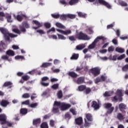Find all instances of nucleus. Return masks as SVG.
<instances>
[{"instance_id":"obj_63","label":"nucleus","mask_w":128,"mask_h":128,"mask_svg":"<svg viewBox=\"0 0 128 128\" xmlns=\"http://www.w3.org/2000/svg\"><path fill=\"white\" fill-rule=\"evenodd\" d=\"M50 126H52V128H54V120H50Z\"/></svg>"},{"instance_id":"obj_35","label":"nucleus","mask_w":128,"mask_h":128,"mask_svg":"<svg viewBox=\"0 0 128 128\" xmlns=\"http://www.w3.org/2000/svg\"><path fill=\"white\" fill-rule=\"evenodd\" d=\"M79 55L78 54H76L74 53L72 55V56L70 57V60H78V58Z\"/></svg>"},{"instance_id":"obj_36","label":"nucleus","mask_w":128,"mask_h":128,"mask_svg":"<svg viewBox=\"0 0 128 128\" xmlns=\"http://www.w3.org/2000/svg\"><path fill=\"white\" fill-rule=\"evenodd\" d=\"M52 66V63L50 62L43 63L41 66V68H48V66Z\"/></svg>"},{"instance_id":"obj_6","label":"nucleus","mask_w":128,"mask_h":128,"mask_svg":"<svg viewBox=\"0 0 128 128\" xmlns=\"http://www.w3.org/2000/svg\"><path fill=\"white\" fill-rule=\"evenodd\" d=\"M86 118H84V126H88L90 123L88 122H92V115L91 114L88 113L86 114Z\"/></svg>"},{"instance_id":"obj_42","label":"nucleus","mask_w":128,"mask_h":128,"mask_svg":"<svg viewBox=\"0 0 128 128\" xmlns=\"http://www.w3.org/2000/svg\"><path fill=\"white\" fill-rule=\"evenodd\" d=\"M22 78L23 80L26 82V80H28L29 78H30V77L28 75H24L22 76Z\"/></svg>"},{"instance_id":"obj_18","label":"nucleus","mask_w":128,"mask_h":128,"mask_svg":"<svg viewBox=\"0 0 128 128\" xmlns=\"http://www.w3.org/2000/svg\"><path fill=\"white\" fill-rule=\"evenodd\" d=\"M1 58L3 60H8V62H12V58H10V56H8L6 54V55H2Z\"/></svg>"},{"instance_id":"obj_24","label":"nucleus","mask_w":128,"mask_h":128,"mask_svg":"<svg viewBox=\"0 0 128 128\" xmlns=\"http://www.w3.org/2000/svg\"><path fill=\"white\" fill-rule=\"evenodd\" d=\"M84 78L80 77L77 80L76 84H84Z\"/></svg>"},{"instance_id":"obj_2","label":"nucleus","mask_w":128,"mask_h":128,"mask_svg":"<svg viewBox=\"0 0 128 128\" xmlns=\"http://www.w3.org/2000/svg\"><path fill=\"white\" fill-rule=\"evenodd\" d=\"M76 38L79 40H88L90 39L88 34L80 32L76 34Z\"/></svg>"},{"instance_id":"obj_57","label":"nucleus","mask_w":128,"mask_h":128,"mask_svg":"<svg viewBox=\"0 0 128 128\" xmlns=\"http://www.w3.org/2000/svg\"><path fill=\"white\" fill-rule=\"evenodd\" d=\"M51 16L54 18H60V14H52Z\"/></svg>"},{"instance_id":"obj_60","label":"nucleus","mask_w":128,"mask_h":128,"mask_svg":"<svg viewBox=\"0 0 128 128\" xmlns=\"http://www.w3.org/2000/svg\"><path fill=\"white\" fill-rule=\"evenodd\" d=\"M65 118H68V120H70L72 116H70V113L67 112L65 114Z\"/></svg>"},{"instance_id":"obj_52","label":"nucleus","mask_w":128,"mask_h":128,"mask_svg":"<svg viewBox=\"0 0 128 128\" xmlns=\"http://www.w3.org/2000/svg\"><path fill=\"white\" fill-rule=\"evenodd\" d=\"M29 106L30 108H36L38 106V103H33L30 104Z\"/></svg>"},{"instance_id":"obj_10","label":"nucleus","mask_w":128,"mask_h":128,"mask_svg":"<svg viewBox=\"0 0 128 128\" xmlns=\"http://www.w3.org/2000/svg\"><path fill=\"white\" fill-rule=\"evenodd\" d=\"M56 30L60 34H64V36H68V34H72V30H64L60 29H56Z\"/></svg>"},{"instance_id":"obj_22","label":"nucleus","mask_w":128,"mask_h":128,"mask_svg":"<svg viewBox=\"0 0 128 128\" xmlns=\"http://www.w3.org/2000/svg\"><path fill=\"white\" fill-rule=\"evenodd\" d=\"M6 54H7L8 56H14L15 54L14 50H9L6 52Z\"/></svg>"},{"instance_id":"obj_32","label":"nucleus","mask_w":128,"mask_h":128,"mask_svg":"<svg viewBox=\"0 0 128 128\" xmlns=\"http://www.w3.org/2000/svg\"><path fill=\"white\" fill-rule=\"evenodd\" d=\"M90 92H92V88L86 87L85 90H84V94H90Z\"/></svg>"},{"instance_id":"obj_51","label":"nucleus","mask_w":128,"mask_h":128,"mask_svg":"<svg viewBox=\"0 0 128 128\" xmlns=\"http://www.w3.org/2000/svg\"><path fill=\"white\" fill-rule=\"evenodd\" d=\"M30 96V94L28 93H25L22 96L23 98H28Z\"/></svg>"},{"instance_id":"obj_8","label":"nucleus","mask_w":128,"mask_h":128,"mask_svg":"<svg viewBox=\"0 0 128 128\" xmlns=\"http://www.w3.org/2000/svg\"><path fill=\"white\" fill-rule=\"evenodd\" d=\"M49 78L48 76H44L42 78V80L40 82L41 85L42 86H50V83L48 82H46V80H48Z\"/></svg>"},{"instance_id":"obj_23","label":"nucleus","mask_w":128,"mask_h":128,"mask_svg":"<svg viewBox=\"0 0 128 128\" xmlns=\"http://www.w3.org/2000/svg\"><path fill=\"white\" fill-rule=\"evenodd\" d=\"M28 114V108H22L20 110V114L22 116H26Z\"/></svg>"},{"instance_id":"obj_44","label":"nucleus","mask_w":128,"mask_h":128,"mask_svg":"<svg viewBox=\"0 0 128 128\" xmlns=\"http://www.w3.org/2000/svg\"><path fill=\"white\" fill-rule=\"evenodd\" d=\"M57 35L58 36V40H66V36H64V35H62V34H57Z\"/></svg>"},{"instance_id":"obj_40","label":"nucleus","mask_w":128,"mask_h":128,"mask_svg":"<svg viewBox=\"0 0 128 128\" xmlns=\"http://www.w3.org/2000/svg\"><path fill=\"white\" fill-rule=\"evenodd\" d=\"M86 48L84 45H78L76 46V48L78 50H80Z\"/></svg>"},{"instance_id":"obj_12","label":"nucleus","mask_w":128,"mask_h":128,"mask_svg":"<svg viewBox=\"0 0 128 128\" xmlns=\"http://www.w3.org/2000/svg\"><path fill=\"white\" fill-rule=\"evenodd\" d=\"M0 122L1 124H6V114H0Z\"/></svg>"},{"instance_id":"obj_14","label":"nucleus","mask_w":128,"mask_h":128,"mask_svg":"<svg viewBox=\"0 0 128 128\" xmlns=\"http://www.w3.org/2000/svg\"><path fill=\"white\" fill-rule=\"evenodd\" d=\"M112 102H122V98H119L117 95L111 98Z\"/></svg>"},{"instance_id":"obj_61","label":"nucleus","mask_w":128,"mask_h":128,"mask_svg":"<svg viewBox=\"0 0 128 128\" xmlns=\"http://www.w3.org/2000/svg\"><path fill=\"white\" fill-rule=\"evenodd\" d=\"M38 98L36 94V93H33L31 96V100H34V98Z\"/></svg>"},{"instance_id":"obj_59","label":"nucleus","mask_w":128,"mask_h":128,"mask_svg":"<svg viewBox=\"0 0 128 128\" xmlns=\"http://www.w3.org/2000/svg\"><path fill=\"white\" fill-rule=\"evenodd\" d=\"M98 82H102V80L100 79V78L97 77L95 80V84H98Z\"/></svg>"},{"instance_id":"obj_41","label":"nucleus","mask_w":128,"mask_h":128,"mask_svg":"<svg viewBox=\"0 0 128 128\" xmlns=\"http://www.w3.org/2000/svg\"><path fill=\"white\" fill-rule=\"evenodd\" d=\"M22 26L25 28H30V24L28 23V22H22Z\"/></svg>"},{"instance_id":"obj_1","label":"nucleus","mask_w":128,"mask_h":128,"mask_svg":"<svg viewBox=\"0 0 128 128\" xmlns=\"http://www.w3.org/2000/svg\"><path fill=\"white\" fill-rule=\"evenodd\" d=\"M0 32L4 34V38L6 42H10V38H16L18 35L10 33L8 30L4 28H0Z\"/></svg>"},{"instance_id":"obj_20","label":"nucleus","mask_w":128,"mask_h":128,"mask_svg":"<svg viewBox=\"0 0 128 128\" xmlns=\"http://www.w3.org/2000/svg\"><path fill=\"white\" fill-rule=\"evenodd\" d=\"M75 122L76 124L78 126H80L82 124V118L78 117L75 119Z\"/></svg>"},{"instance_id":"obj_16","label":"nucleus","mask_w":128,"mask_h":128,"mask_svg":"<svg viewBox=\"0 0 128 128\" xmlns=\"http://www.w3.org/2000/svg\"><path fill=\"white\" fill-rule=\"evenodd\" d=\"M0 104L4 108H6L10 104V102L7 100L3 99L2 100L1 102H0Z\"/></svg>"},{"instance_id":"obj_26","label":"nucleus","mask_w":128,"mask_h":128,"mask_svg":"<svg viewBox=\"0 0 128 128\" xmlns=\"http://www.w3.org/2000/svg\"><path fill=\"white\" fill-rule=\"evenodd\" d=\"M56 26L57 28H62L63 30H66V26L60 22H57L56 24Z\"/></svg>"},{"instance_id":"obj_3","label":"nucleus","mask_w":128,"mask_h":128,"mask_svg":"<svg viewBox=\"0 0 128 128\" xmlns=\"http://www.w3.org/2000/svg\"><path fill=\"white\" fill-rule=\"evenodd\" d=\"M55 104L58 106L62 110H68L72 106L70 104H66L64 102H56Z\"/></svg>"},{"instance_id":"obj_43","label":"nucleus","mask_w":128,"mask_h":128,"mask_svg":"<svg viewBox=\"0 0 128 128\" xmlns=\"http://www.w3.org/2000/svg\"><path fill=\"white\" fill-rule=\"evenodd\" d=\"M119 4L122 6H128V4L124 1H120Z\"/></svg>"},{"instance_id":"obj_21","label":"nucleus","mask_w":128,"mask_h":128,"mask_svg":"<svg viewBox=\"0 0 128 128\" xmlns=\"http://www.w3.org/2000/svg\"><path fill=\"white\" fill-rule=\"evenodd\" d=\"M69 76L72 78H78V74L76 72H69L68 73Z\"/></svg>"},{"instance_id":"obj_49","label":"nucleus","mask_w":128,"mask_h":128,"mask_svg":"<svg viewBox=\"0 0 128 128\" xmlns=\"http://www.w3.org/2000/svg\"><path fill=\"white\" fill-rule=\"evenodd\" d=\"M100 78L101 80V82H106V78H108V77H106V76H104V75H102L100 76Z\"/></svg>"},{"instance_id":"obj_47","label":"nucleus","mask_w":128,"mask_h":128,"mask_svg":"<svg viewBox=\"0 0 128 128\" xmlns=\"http://www.w3.org/2000/svg\"><path fill=\"white\" fill-rule=\"evenodd\" d=\"M5 124H6L9 128H12V125L14 124V123L8 121H6Z\"/></svg>"},{"instance_id":"obj_27","label":"nucleus","mask_w":128,"mask_h":128,"mask_svg":"<svg viewBox=\"0 0 128 128\" xmlns=\"http://www.w3.org/2000/svg\"><path fill=\"white\" fill-rule=\"evenodd\" d=\"M116 96H118L119 98H122V97L124 96V94H122V90H118L116 92Z\"/></svg>"},{"instance_id":"obj_30","label":"nucleus","mask_w":128,"mask_h":128,"mask_svg":"<svg viewBox=\"0 0 128 128\" xmlns=\"http://www.w3.org/2000/svg\"><path fill=\"white\" fill-rule=\"evenodd\" d=\"M59 18L61 20H68V15L66 14H62Z\"/></svg>"},{"instance_id":"obj_62","label":"nucleus","mask_w":128,"mask_h":128,"mask_svg":"<svg viewBox=\"0 0 128 128\" xmlns=\"http://www.w3.org/2000/svg\"><path fill=\"white\" fill-rule=\"evenodd\" d=\"M44 26L46 28H50L51 26L50 24L48 22L44 23Z\"/></svg>"},{"instance_id":"obj_28","label":"nucleus","mask_w":128,"mask_h":128,"mask_svg":"<svg viewBox=\"0 0 128 128\" xmlns=\"http://www.w3.org/2000/svg\"><path fill=\"white\" fill-rule=\"evenodd\" d=\"M40 118H36L33 120L34 126H36L37 124H40Z\"/></svg>"},{"instance_id":"obj_25","label":"nucleus","mask_w":128,"mask_h":128,"mask_svg":"<svg viewBox=\"0 0 128 128\" xmlns=\"http://www.w3.org/2000/svg\"><path fill=\"white\" fill-rule=\"evenodd\" d=\"M116 118L120 122H122L124 120V117L122 114V113H118Z\"/></svg>"},{"instance_id":"obj_15","label":"nucleus","mask_w":128,"mask_h":128,"mask_svg":"<svg viewBox=\"0 0 128 128\" xmlns=\"http://www.w3.org/2000/svg\"><path fill=\"white\" fill-rule=\"evenodd\" d=\"M91 108H93L94 110H98L100 108V104L96 101L94 100L92 102Z\"/></svg>"},{"instance_id":"obj_7","label":"nucleus","mask_w":128,"mask_h":128,"mask_svg":"<svg viewBox=\"0 0 128 128\" xmlns=\"http://www.w3.org/2000/svg\"><path fill=\"white\" fill-rule=\"evenodd\" d=\"M96 2L102 6H106L108 8H112V6L104 0H96Z\"/></svg>"},{"instance_id":"obj_9","label":"nucleus","mask_w":128,"mask_h":128,"mask_svg":"<svg viewBox=\"0 0 128 128\" xmlns=\"http://www.w3.org/2000/svg\"><path fill=\"white\" fill-rule=\"evenodd\" d=\"M128 108L126 104L121 103L119 104V110L122 112V114H126V110Z\"/></svg>"},{"instance_id":"obj_58","label":"nucleus","mask_w":128,"mask_h":128,"mask_svg":"<svg viewBox=\"0 0 128 128\" xmlns=\"http://www.w3.org/2000/svg\"><path fill=\"white\" fill-rule=\"evenodd\" d=\"M6 18H7V22H12V16L10 15L6 17Z\"/></svg>"},{"instance_id":"obj_4","label":"nucleus","mask_w":128,"mask_h":128,"mask_svg":"<svg viewBox=\"0 0 128 128\" xmlns=\"http://www.w3.org/2000/svg\"><path fill=\"white\" fill-rule=\"evenodd\" d=\"M104 108L108 110L107 114H110L114 110V107L112 106V103H106L104 104Z\"/></svg>"},{"instance_id":"obj_39","label":"nucleus","mask_w":128,"mask_h":128,"mask_svg":"<svg viewBox=\"0 0 128 128\" xmlns=\"http://www.w3.org/2000/svg\"><path fill=\"white\" fill-rule=\"evenodd\" d=\"M77 2H78V0H70L69 2V4L70 6H74V4H77Z\"/></svg>"},{"instance_id":"obj_34","label":"nucleus","mask_w":128,"mask_h":128,"mask_svg":"<svg viewBox=\"0 0 128 128\" xmlns=\"http://www.w3.org/2000/svg\"><path fill=\"white\" fill-rule=\"evenodd\" d=\"M12 84V83L10 82H6L2 86V88H6V86H10Z\"/></svg>"},{"instance_id":"obj_38","label":"nucleus","mask_w":128,"mask_h":128,"mask_svg":"<svg viewBox=\"0 0 128 128\" xmlns=\"http://www.w3.org/2000/svg\"><path fill=\"white\" fill-rule=\"evenodd\" d=\"M41 128H48V122H43L40 125Z\"/></svg>"},{"instance_id":"obj_64","label":"nucleus","mask_w":128,"mask_h":128,"mask_svg":"<svg viewBox=\"0 0 128 128\" xmlns=\"http://www.w3.org/2000/svg\"><path fill=\"white\" fill-rule=\"evenodd\" d=\"M22 104H26V106H28L30 104V100H26L22 102Z\"/></svg>"},{"instance_id":"obj_29","label":"nucleus","mask_w":128,"mask_h":128,"mask_svg":"<svg viewBox=\"0 0 128 128\" xmlns=\"http://www.w3.org/2000/svg\"><path fill=\"white\" fill-rule=\"evenodd\" d=\"M116 52H119L120 54H122L124 52V50L122 48L116 47Z\"/></svg>"},{"instance_id":"obj_56","label":"nucleus","mask_w":128,"mask_h":128,"mask_svg":"<svg viewBox=\"0 0 128 128\" xmlns=\"http://www.w3.org/2000/svg\"><path fill=\"white\" fill-rule=\"evenodd\" d=\"M68 39L70 40H71V42H74L76 40V39L74 36H69Z\"/></svg>"},{"instance_id":"obj_37","label":"nucleus","mask_w":128,"mask_h":128,"mask_svg":"<svg viewBox=\"0 0 128 128\" xmlns=\"http://www.w3.org/2000/svg\"><path fill=\"white\" fill-rule=\"evenodd\" d=\"M76 14H67V18H70V20H74V18H76Z\"/></svg>"},{"instance_id":"obj_54","label":"nucleus","mask_w":128,"mask_h":128,"mask_svg":"<svg viewBox=\"0 0 128 128\" xmlns=\"http://www.w3.org/2000/svg\"><path fill=\"white\" fill-rule=\"evenodd\" d=\"M13 32H15V34H22L20 30L18 28L13 29Z\"/></svg>"},{"instance_id":"obj_53","label":"nucleus","mask_w":128,"mask_h":128,"mask_svg":"<svg viewBox=\"0 0 128 128\" xmlns=\"http://www.w3.org/2000/svg\"><path fill=\"white\" fill-rule=\"evenodd\" d=\"M20 32H26V30L25 27H24L23 26H20Z\"/></svg>"},{"instance_id":"obj_50","label":"nucleus","mask_w":128,"mask_h":128,"mask_svg":"<svg viewBox=\"0 0 128 128\" xmlns=\"http://www.w3.org/2000/svg\"><path fill=\"white\" fill-rule=\"evenodd\" d=\"M122 70L123 72H128V64H126L122 68Z\"/></svg>"},{"instance_id":"obj_19","label":"nucleus","mask_w":128,"mask_h":128,"mask_svg":"<svg viewBox=\"0 0 128 128\" xmlns=\"http://www.w3.org/2000/svg\"><path fill=\"white\" fill-rule=\"evenodd\" d=\"M24 18H26V16L24 14H22V15L18 14L16 16V19L18 22H22Z\"/></svg>"},{"instance_id":"obj_17","label":"nucleus","mask_w":128,"mask_h":128,"mask_svg":"<svg viewBox=\"0 0 128 128\" xmlns=\"http://www.w3.org/2000/svg\"><path fill=\"white\" fill-rule=\"evenodd\" d=\"M100 40L103 41L106 40V38H104V36H98L94 40L93 42L96 44V43L98 42H100Z\"/></svg>"},{"instance_id":"obj_13","label":"nucleus","mask_w":128,"mask_h":128,"mask_svg":"<svg viewBox=\"0 0 128 128\" xmlns=\"http://www.w3.org/2000/svg\"><path fill=\"white\" fill-rule=\"evenodd\" d=\"M32 22L37 26L36 27H32L34 30H38V28H42V24L36 20H33Z\"/></svg>"},{"instance_id":"obj_46","label":"nucleus","mask_w":128,"mask_h":128,"mask_svg":"<svg viewBox=\"0 0 128 128\" xmlns=\"http://www.w3.org/2000/svg\"><path fill=\"white\" fill-rule=\"evenodd\" d=\"M59 86L60 84H54L52 86V88H53V90H58Z\"/></svg>"},{"instance_id":"obj_5","label":"nucleus","mask_w":128,"mask_h":128,"mask_svg":"<svg viewBox=\"0 0 128 128\" xmlns=\"http://www.w3.org/2000/svg\"><path fill=\"white\" fill-rule=\"evenodd\" d=\"M89 74H92L94 76H98L100 74V69L98 67L91 68L88 72Z\"/></svg>"},{"instance_id":"obj_48","label":"nucleus","mask_w":128,"mask_h":128,"mask_svg":"<svg viewBox=\"0 0 128 128\" xmlns=\"http://www.w3.org/2000/svg\"><path fill=\"white\" fill-rule=\"evenodd\" d=\"M78 16H80V18H84L86 16V14H84L82 12H78Z\"/></svg>"},{"instance_id":"obj_33","label":"nucleus","mask_w":128,"mask_h":128,"mask_svg":"<svg viewBox=\"0 0 128 128\" xmlns=\"http://www.w3.org/2000/svg\"><path fill=\"white\" fill-rule=\"evenodd\" d=\"M86 85H81L78 88V90L80 92H84V90H86Z\"/></svg>"},{"instance_id":"obj_11","label":"nucleus","mask_w":128,"mask_h":128,"mask_svg":"<svg viewBox=\"0 0 128 128\" xmlns=\"http://www.w3.org/2000/svg\"><path fill=\"white\" fill-rule=\"evenodd\" d=\"M56 102H58V101H55L54 102V105H53V108H52V112L53 114H58L60 112V110H58V106L56 104Z\"/></svg>"},{"instance_id":"obj_55","label":"nucleus","mask_w":128,"mask_h":128,"mask_svg":"<svg viewBox=\"0 0 128 128\" xmlns=\"http://www.w3.org/2000/svg\"><path fill=\"white\" fill-rule=\"evenodd\" d=\"M124 58H126V54H122L120 56H119L117 58V60H121Z\"/></svg>"},{"instance_id":"obj_45","label":"nucleus","mask_w":128,"mask_h":128,"mask_svg":"<svg viewBox=\"0 0 128 128\" xmlns=\"http://www.w3.org/2000/svg\"><path fill=\"white\" fill-rule=\"evenodd\" d=\"M58 98H62V90H60L57 94Z\"/></svg>"},{"instance_id":"obj_31","label":"nucleus","mask_w":128,"mask_h":128,"mask_svg":"<svg viewBox=\"0 0 128 128\" xmlns=\"http://www.w3.org/2000/svg\"><path fill=\"white\" fill-rule=\"evenodd\" d=\"M96 44L93 42L92 44L88 46V50H94L96 48Z\"/></svg>"}]
</instances>
